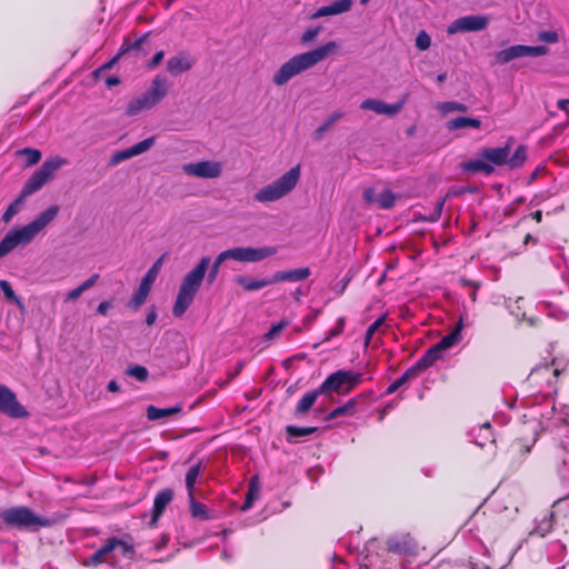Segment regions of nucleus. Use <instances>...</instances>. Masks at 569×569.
<instances>
[{"label":"nucleus","instance_id":"obj_28","mask_svg":"<svg viewBox=\"0 0 569 569\" xmlns=\"http://www.w3.org/2000/svg\"><path fill=\"white\" fill-rule=\"evenodd\" d=\"M144 40H146V36L140 37V38L136 39L134 41L124 40L123 43L121 44V47L119 48L118 53L111 60L106 62L101 67V70L110 69L118 61V59L120 57H122L131 51L139 50L141 48L142 43L144 42Z\"/></svg>","mask_w":569,"mask_h":569},{"label":"nucleus","instance_id":"obj_56","mask_svg":"<svg viewBox=\"0 0 569 569\" xmlns=\"http://www.w3.org/2000/svg\"><path fill=\"white\" fill-rule=\"evenodd\" d=\"M288 326L287 321H280L277 325H273L269 331L264 335L267 339L273 338L276 335H278L280 331H282Z\"/></svg>","mask_w":569,"mask_h":569},{"label":"nucleus","instance_id":"obj_10","mask_svg":"<svg viewBox=\"0 0 569 569\" xmlns=\"http://www.w3.org/2000/svg\"><path fill=\"white\" fill-rule=\"evenodd\" d=\"M60 211V207L57 204L49 206L44 211L37 216L28 224L19 228L21 236L26 237L30 243L41 231H43L57 217Z\"/></svg>","mask_w":569,"mask_h":569},{"label":"nucleus","instance_id":"obj_14","mask_svg":"<svg viewBox=\"0 0 569 569\" xmlns=\"http://www.w3.org/2000/svg\"><path fill=\"white\" fill-rule=\"evenodd\" d=\"M311 274V271L308 267L298 268L287 271H278L274 273L272 278H267L263 280H252L251 279V290L261 289L268 284L280 282V281H289L297 282L307 279Z\"/></svg>","mask_w":569,"mask_h":569},{"label":"nucleus","instance_id":"obj_13","mask_svg":"<svg viewBox=\"0 0 569 569\" xmlns=\"http://www.w3.org/2000/svg\"><path fill=\"white\" fill-rule=\"evenodd\" d=\"M162 264V258L158 259L142 277L139 288L130 300L132 308H139L142 306L151 290L153 282L156 281Z\"/></svg>","mask_w":569,"mask_h":569},{"label":"nucleus","instance_id":"obj_12","mask_svg":"<svg viewBox=\"0 0 569 569\" xmlns=\"http://www.w3.org/2000/svg\"><path fill=\"white\" fill-rule=\"evenodd\" d=\"M489 24V18L482 14L463 16L453 20L447 28L448 34L458 32H476L485 30Z\"/></svg>","mask_w":569,"mask_h":569},{"label":"nucleus","instance_id":"obj_25","mask_svg":"<svg viewBox=\"0 0 569 569\" xmlns=\"http://www.w3.org/2000/svg\"><path fill=\"white\" fill-rule=\"evenodd\" d=\"M19 228L9 231L4 238L0 241V259L11 252L20 244H28L26 237L21 236Z\"/></svg>","mask_w":569,"mask_h":569},{"label":"nucleus","instance_id":"obj_2","mask_svg":"<svg viewBox=\"0 0 569 569\" xmlns=\"http://www.w3.org/2000/svg\"><path fill=\"white\" fill-rule=\"evenodd\" d=\"M210 263L209 257H202L198 263L183 277L172 313L174 317H181L192 303L201 283L206 277Z\"/></svg>","mask_w":569,"mask_h":569},{"label":"nucleus","instance_id":"obj_41","mask_svg":"<svg viewBox=\"0 0 569 569\" xmlns=\"http://www.w3.org/2000/svg\"><path fill=\"white\" fill-rule=\"evenodd\" d=\"M201 471V462H197L191 466L186 473V488L188 490V495L194 493V485Z\"/></svg>","mask_w":569,"mask_h":569},{"label":"nucleus","instance_id":"obj_32","mask_svg":"<svg viewBox=\"0 0 569 569\" xmlns=\"http://www.w3.org/2000/svg\"><path fill=\"white\" fill-rule=\"evenodd\" d=\"M108 541H109V543H113L114 562L118 561V558H117L118 555H120L121 557L127 558V559L133 558L134 549L130 543H128L117 537H112V538L108 539Z\"/></svg>","mask_w":569,"mask_h":569},{"label":"nucleus","instance_id":"obj_59","mask_svg":"<svg viewBox=\"0 0 569 569\" xmlns=\"http://www.w3.org/2000/svg\"><path fill=\"white\" fill-rule=\"evenodd\" d=\"M377 198H378V194L376 193V190L373 188H367L363 191V200L367 204L376 203Z\"/></svg>","mask_w":569,"mask_h":569},{"label":"nucleus","instance_id":"obj_17","mask_svg":"<svg viewBox=\"0 0 569 569\" xmlns=\"http://www.w3.org/2000/svg\"><path fill=\"white\" fill-rule=\"evenodd\" d=\"M154 144V138L149 137L142 141L131 146L130 148L114 152L110 159V166H117L120 162L128 160L132 157L139 156L148 151Z\"/></svg>","mask_w":569,"mask_h":569},{"label":"nucleus","instance_id":"obj_23","mask_svg":"<svg viewBox=\"0 0 569 569\" xmlns=\"http://www.w3.org/2000/svg\"><path fill=\"white\" fill-rule=\"evenodd\" d=\"M172 499L173 491L170 488L162 489L156 495L150 526H154L158 522L159 518L166 510L167 506L172 501Z\"/></svg>","mask_w":569,"mask_h":569},{"label":"nucleus","instance_id":"obj_51","mask_svg":"<svg viewBox=\"0 0 569 569\" xmlns=\"http://www.w3.org/2000/svg\"><path fill=\"white\" fill-rule=\"evenodd\" d=\"M0 289L8 300L19 302V298L16 296L11 284L7 280H0Z\"/></svg>","mask_w":569,"mask_h":569},{"label":"nucleus","instance_id":"obj_63","mask_svg":"<svg viewBox=\"0 0 569 569\" xmlns=\"http://www.w3.org/2000/svg\"><path fill=\"white\" fill-rule=\"evenodd\" d=\"M156 319H157V313H156V311L152 309V310H150V311L147 313V317H146V323H147L148 326H151V325H153V323H154Z\"/></svg>","mask_w":569,"mask_h":569},{"label":"nucleus","instance_id":"obj_37","mask_svg":"<svg viewBox=\"0 0 569 569\" xmlns=\"http://www.w3.org/2000/svg\"><path fill=\"white\" fill-rule=\"evenodd\" d=\"M463 168L466 171L472 173L483 172L486 176H491L495 172V167L482 158L466 162Z\"/></svg>","mask_w":569,"mask_h":569},{"label":"nucleus","instance_id":"obj_60","mask_svg":"<svg viewBox=\"0 0 569 569\" xmlns=\"http://www.w3.org/2000/svg\"><path fill=\"white\" fill-rule=\"evenodd\" d=\"M443 203H445V200L438 201L436 204L435 211L426 220L431 221V222L438 221L441 216V212H442Z\"/></svg>","mask_w":569,"mask_h":569},{"label":"nucleus","instance_id":"obj_29","mask_svg":"<svg viewBox=\"0 0 569 569\" xmlns=\"http://www.w3.org/2000/svg\"><path fill=\"white\" fill-rule=\"evenodd\" d=\"M461 329H462V319H460L457 325L455 326L453 330L442 337L437 343L436 346L439 348V350L441 352H443L445 350L453 347L455 345H457L460 339H461Z\"/></svg>","mask_w":569,"mask_h":569},{"label":"nucleus","instance_id":"obj_19","mask_svg":"<svg viewBox=\"0 0 569 569\" xmlns=\"http://www.w3.org/2000/svg\"><path fill=\"white\" fill-rule=\"evenodd\" d=\"M194 64V60L187 51H181L178 54L171 57L167 61L168 72L176 77L183 72L189 71Z\"/></svg>","mask_w":569,"mask_h":569},{"label":"nucleus","instance_id":"obj_1","mask_svg":"<svg viewBox=\"0 0 569 569\" xmlns=\"http://www.w3.org/2000/svg\"><path fill=\"white\" fill-rule=\"evenodd\" d=\"M337 48L338 44L335 41H330L311 51L292 57L274 73L273 82L277 86H283L293 77L325 60L329 54L336 51Z\"/></svg>","mask_w":569,"mask_h":569},{"label":"nucleus","instance_id":"obj_40","mask_svg":"<svg viewBox=\"0 0 569 569\" xmlns=\"http://www.w3.org/2000/svg\"><path fill=\"white\" fill-rule=\"evenodd\" d=\"M418 376L417 373L413 371V369H411V367L409 369H407L398 379H396L386 390V395H392L393 392H396L399 388H401L405 383H407L409 380H413L416 379Z\"/></svg>","mask_w":569,"mask_h":569},{"label":"nucleus","instance_id":"obj_24","mask_svg":"<svg viewBox=\"0 0 569 569\" xmlns=\"http://www.w3.org/2000/svg\"><path fill=\"white\" fill-rule=\"evenodd\" d=\"M351 6L352 0H337L329 6L320 7L310 16V19L341 14L348 12L351 9Z\"/></svg>","mask_w":569,"mask_h":569},{"label":"nucleus","instance_id":"obj_42","mask_svg":"<svg viewBox=\"0 0 569 569\" xmlns=\"http://www.w3.org/2000/svg\"><path fill=\"white\" fill-rule=\"evenodd\" d=\"M343 117V112L336 111L331 113L326 121L315 131L316 139H321L323 133L328 131L338 120Z\"/></svg>","mask_w":569,"mask_h":569},{"label":"nucleus","instance_id":"obj_26","mask_svg":"<svg viewBox=\"0 0 569 569\" xmlns=\"http://www.w3.org/2000/svg\"><path fill=\"white\" fill-rule=\"evenodd\" d=\"M442 357V352L433 345L425 351V353L411 366V369L419 376L430 368L437 360Z\"/></svg>","mask_w":569,"mask_h":569},{"label":"nucleus","instance_id":"obj_30","mask_svg":"<svg viewBox=\"0 0 569 569\" xmlns=\"http://www.w3.org/2000/svg\"><path fill=\"white\" fill-rule=\"evenodd\" d=\"M182 411L181 405H176L169 408H158L153 405L147 407V418L150 421L159 420Z\"/></svg>","mask_w":569,"mask_h":569},{"label":"nucleus","instance_id":"obj_64","mask_svg":"<svg viewBox=\"0 0 569 569\" xmlns=\"http://www.w3.org/2000/svg\"><path fill=\"white\" fill-rule=\"evenodd\" d=\"M107 389L110 392H119L120 391V386H119V383L116 380H110L108 382V385H107Z\"/></svg>","mask_w":569,"mask_h":569},{"label":"nucleus","instance_id":"obj_18","mask_svg":"<svg viewBox=\"0 0 569 569\" xmlns=\"http://www.w3.org/2000/svg\"><path fill=\"white\" fill-rule=\"evenodd\" d=\"M406 98H402L400 101L393 104H389L378 99H366L361 102L360 108L362 110H371L377 114H387V116H396L398 114L405 106Z\"/></svg>","mask_w":569,"mask_h":569},{"label":"nucleus","instance_id":"obj_20","mask_svg":"<svg viewBox=\"0 0 569 569\" xmlns=\"http://www.w3.org/2000/svg\"><path fill=\"white\" fill-rule=\"evenodd\" d=\"M103 562H107V563L114 562L113 543H109V541H107L103 546H101L90 557L84 558L82 560V565L84 567H97Z\"/></svg>","mask_w":569,"mask_h":569},{"label":"nucleus","instance_id":"obj_33","mask_svg":"<svg viewBox=\"0 0 569 569\" xmlns=\"http://www.w3.org/2000/svg\"><path fill=\"white\" fill-rule=\"evenodd\" d=\"M520 57H525L523 46L516 44L497 52L496 62L499 64H506L509 61Z\"/></svg>","mask_w":569,"mask_h":569},{"label":"nucleus","instance_id":"obj_22","mask_svg":"<svg viewBox=\"0 0 569 569\" xmlns=\"http://www.w3.org/2000/svg\"><path fill=\"white\" fill-rule=\"evenodd\" d=\"M553 363L555 360H552L551 363H543L535 367L529 375V380L536 383L540 380L546 381L548 385L552 383L560 373L558 368H553Z\"/></svg>","mask_w":569,"mask_h":569},{"label":"nucleus","instance_id":"obj_55","mask_svg":"<svg viewBox=\"0 0 569 569\" xmlns=\"http://www.w3.org/2000/svg\"><path fill=\"white\" fill-rule=\"evenodd\" d=\"M538 39L547 43H555L558 41V34L555 31H541L538 34Z\"/></svg>","mask_w":569,"mask_h":569},{"label":"nucleus","instance_id":"obj_38","mask_svg":"<svg viewBox=\"0 0 569 569\" xmlns=\"http://www.w3.org/2000/svg\"><path fill=\"white\" fill-rule=\"evenodd\" d=\"M466 127L479 129L481 127L480 120L468 117H457L448 121V129L456 130Z\"/></svg>","mask_w":569,"mask_h":569},{"label":"nucleus","instance_id":"obj_57","mask_svg":"<svg viewBox=\"0 0 569 569\" xmlns=\"http://www.w3.org/2000/svg\"><path fill=\"white\" fill-rule=\"evenodd\" d=\"M100 276L98 273L92 274L90 278H88L86 281H83L81 284H79V289L83 293L84 291L89 290L91 287H93L97 281L99 280Z\"/></svg>","mask_w":569,"mask_h":569},{"label":"nucleus","instance_id":"obj_46","mask_svg":"<svg viewBox=\"0 0 569 569\" xmlns=\"http://www.w3.org/2000/svg\"><path fill=\"white\" fill-rule=\"evenodd\" d=\"M126 375L136 378L138 381H146L149 376L147 368L140 365L130 366L126 370Z\"/></svg>","mask_w":569,"mask_h":569},{"label":"nucleus","instance_id":"obj_3","mask_svg":"<svg viewBox=\"0 0 569 569\" xmlns=\"http://www.w3.org/2000/svg\"><path fill=\"white\" fill-rule=\"evenodd\" d=\"M0 519L1 522L10 529L29 532H37L41 528H49L54 525L52 518L39 516L31 508L26 506L10 507L0 510Z\"/></svg>","mask_w":569,"mask_h":569},{"label":"nucleus","instance_id":"obj_7","mask_svg":"<svg viewBox=\"0 0 569 569\" xmlns=\"http://www.w3.org/2000/svg\"><path fill=\"white\" fill-rule=\"evenodd\" d=\"M299 178L300 167L296 166L272 183L260 189L254 194V199L260 202H270L279 200L280 198L288 194L297 186Z\"/></svg>","mask_w":569,"mask_h":569},{"label":"nucleus","instance_id":"obj_50","mask_svg":"<svg viewBox=\"0 0 569 569\" xmlns=\"http://www.w3.org/2000/svg\"><path fill=\"white\" fill-rule=\"evenodd\" d=\"M525 57H539L548 53L546 46H523Z\"/></svg>","mask_w":569,"mask_h":569},{"label":"nucleus","instance_id":"obj_52","mask_svg":"<svg viewBox=\"0 0 569 569\" xmlns=\"http://www.w3.org/2000/svg\"><path fill=\"white\" fill-rule=\"evenodd\" d=\"M321 30H322V28L320 26L307 29L301 36V42L302 43L311 42L312 40H315L317 38V36L321 32Z\"/></svg>","mask_w":569,"mask_h":569},{"label":"nucleus","instance_id":"obj_44","mask_svg":"<svg viewBox=\"0 0 569 569\" xmlns=\"http://www.w3.org/2000/svg\"><path fill=\"white\" fill-rule=\"evenodd\" d=\"M27 197H22V191H20V194L18 196V198L11 202L7 210L4 211L3 216H2V220L4 222H9L13 216H16L19 211V207L23 203V201L26 200Z\"/></svg>","mask_w":569,"mask_h":569},{"label":"nucleus","instance_id":"obj_48","mask_svg":"<svg viewBox=\"0 0 569 569\" xmlns=\"http://www.w3.org/2000/svg\"><path fill=\"white\" fill-rule=\"evenodd\" d=\"M224 261L220 259V254L217 256V258L214 259L213 263L209 267H208V274H207V282L209 284H212L217 277H218V273H219V269L221 267V264H223Z\"/></svg>","mask_w":569,"mask_h":569},{"label":"nucleus","instance_id":"obj_8","mask_svg":"<svg viewBox=\"0 0 569 569\" xmlns=\"http://www.w3.org/2000/svg\"><path fill=\"white\" fill-rule=\"evenodd\" d=\"M362 382V373L351 370H337L329 375L319 386L323 395L333 392L346 396Z\"/></svg>","mask_w":569,"mask_h":569},{"label":"nucleus","instance_id":"obj_5","mask_svg":"<svg viewBox=\"0 0 569 569\" xmlns=\"http://www.w3.org/2000/svg\"><path fill=\"white\" fill-rule=\"evenodd\" d=\"M67 164V159L59 156L50 157L37 169L23 184L22 197H30L50 182L56 172Z\"/></svg>","mask_w":569,"mask_h":569},{"label":"nucleus","instance_id":"obj_62","mask_svg":"<svg viewBox=\"0 0 569 569\" xmlns=\"http://www.w3.org/2000/svg\"><path fill=\"white\" fill-rule=\"evenodd\" d=\"M111 307V303L109 301H102L97 307V312L99 315L106 316Z\"/></svg>","mask_w":569,"mask_h":569},{"label":"nucleus","instance_id":"obj_45","mask_svg":"<svg viewBox=\"0 0 569 569\" xmlns=\"http://www.w3.org/2000/svg\"><path fill=\"white\" fill-rule=\"evenodd\" d=\"M277 252L273 247L251 248V262L261 261Z\"/></svg>","mask_w":569,"mask_h":569},{"label":"nucleus","instance_id":"obj_35","mask_svg":"<svg viewBox=\"0 0 569 569\" xmlns=\"http://www.w3.org/2000/svg\"><path fill=\"white\" fill-rule=\"evenodd\" d=\"M219 254H220V259L223 260L224 263L228 260H233L236 262H243V263L249 262V247H247V248L239 247V248L228 249V250L220 252Z\"/></svg>","mask_w":569,"mask_h":569},{"label":"nucleus","instance_id":"obj_11","mask_svg":"<svg viewBox=\"0 0 569 569\" xmlns=\"http://www.w3.org/2000/svg\"><path fill=\"white\" fill-rule=\"evenodd\" d=\"M0 412L13 419L29 416L28 410L18 401L16 393L4 385H0Z\"/></svg>","mask_w":569,"mask_h":569},{"label":"nucleus","instance_id":"obj_39","mask_svg":"<svg viewBox=\"0 0 569 569\" xmlns=\"http://www.w3.org/2000/svg\"><path fill=\"white\" fill-rule=\"evenodd\" d=\"M17 158H24L26 166L31 167L41 160V151L34 148H22L16 151Z\"/></svg>","mask_w":569,"mask_h":569},{"label":"nucleus","instance_id":"obj_36","mask_svg":"<svg viewBox=\"0 0 569 569\" xmlns=\"http://www.w3.org/2000/svg\"><path fill=\"white\" fill-rule=\"evenodd\" d=\"M358 405V398H351L342 406L335 408L327 417V421H331L338 417L342 416H353L356 412V407Z\"/></svg>","mask_w":569,"mask_h":569},{"label":"nucleus","instance_id":"obj_49","mask_svg":"<svg viewBox=\"0 0 569 569\" xmlns=\"http://www.w3.org/2000/svg\"><path fill=\"white\" fill-rule=\"evenodd\" d=\"M386 316L379 317L376 321H373L367 329L366 336H365V343L368 346L376 333V331L382 326L385 322Z\"/></svg>","mask_w":569,"mask_h":569},{"label":"nucleus","instance_id":"obj_43","mask_svg":"<svg viewBox=\"0 0 569 569\" xmlns=\"http://www.w3.org/2000/svg\"><path fill=\"white\" fill-rule=\"evenodd\" d=\"M376 203L380 209L389 210L393 208L396 203V196L391 190L386 189L378 194Z\"/></svg>","mask_w":569,"mask_h":569},{"label":"nucleus","instance_id":"obj_4","mask_svg":"<svg viewBox=\"0 0 569 569\" xmlns=\"http://www.w3.org/2000/svg\"><path fill=\"white\" fill-rule=\"evenodd\" d=\"M168 91L169 81L167 77L163 74H157L152 79L150 87L143 93L128 102L126 114L134 117L142 111L154 108L168 94Z\"/></svg>","mask_w":569,"mask_h":569},{"label":"nucleus","instance_id":"obj_47","mask_svg":"<svg viewBox=\"0 0 569 569\" xmlns=\"http://www.w3.org/2000/svg\"><path fill=\"white\" fill-rule=\"evenodd\" d=\"M346 328V317H339L336 321V325L332 329H330L323 339V341H330L331 339L340 336Z\"/></svg>","mask_w":569,"mask_h":569},{"label":"nucleus","instance_id":"obj_16","mask_svg":"<svg viewBox=\"0 0 569 569\" xmlns=\"http://www.w3.org/2000/svg\"><path fill=\"white\" fill-rule=\"evenodd\" d=\"M183 172L189 176L199 178L212 179L217 178L221 173V166L216 161H199L196 163H188L183 166Z\"/></svg>","mask_w":569,"mask_h":569},{"label":"nucleus","instance_id":"obj_53","mask_svg":"<svg viewBox=\"0 0 569 569\" xmlns=\"http://www.w3.org/2000/svg\"><path fill=\"white\" fill-rule=\"evenodd\" d=\"M430 37L425 31H421L416 38V47L419 50H427L430 47Z\"/></svg>","mask_w":569,"mask_h":569},{"label":"nucleus","instance_id":"obj_9","mask_svg":"<svg viewBox=\"0 0 569 569\" xmlns=\"http://www.w3.org/2000/svg\"><path fill=\"white\" fill-rule=\"evenodd\" d=\"M480 157L492 166L507 164L510 169H517L525 164L527 160V148L518 146L513 154L510 156V147L506 144L498 148H483L479 152Z\"/></svg>","mask_w":569,"mask_h":569},{"label":"nucleus","instance_id":"obj_61","mask_svg":"<svg viewBox=\"0 0 569 569\" xmlns=\"http://www.w3.org/2000/svg\"><path fill=\"white\" fill-rule=\"evenodd\" d=\"M82 295L81 290L79 289V287L70 290L67 295H66V301H74L77 300L80 296Z\"/></svg>","mask_w":569,"mask_h":569},{"label":"nucleus","instance_id":"obj_27","mask_svg":"<svg viewBox=\"0 0 569 569\" xmlns=\"http://www.w3.org/2000/svg\"><path fill=\"white\" fill-rule=\"evenodd\" d=\"M320 395H323V393L319 391V387L315 390L306 392L301 397V399L298 401V403L295 408V411H293L295 417L300 418V417L305 416L306 413H308L310 411V409L313 407V405L316 403V401Z\"/></svg>","mask_w":569,"mask_h":569},{"label":"nucleus","instance_id":"obj_15","mask_svg":"<svg viewBox=\"0 0 569 569\" xmlns=\"http://www.w3.org/2000/svg\"><path fill=\"white\" fill-rule=\"evenodd\" d=\"M386 546L389 552L412 556L417 553L418 543L409 533L391 536L387 539Z\"/></svg>","mask_w":569,"mask_h":569},{"label":"nucleus","instance_id":"obj_58","mask_svg":"<svg viewBox=\"0 0 569 569\" xmlns=\"http://www.w3.org/2000/svg\"><path fill=\"white\" fill-rule=\"evenodd\" d=\"M443 108H445L446 111H460V112H466L467 111V106L466 104H462V103H459V102H455V101L446 102L443 104Z\"/></svg>","mask_w":569,"mask_h":569},{"label":"nucleus","instance_id":"obj_21","mask_svg":"<svg viewBox=\"0 0 569 569\" xmlns=\"http://www.w3.org/2000/svg\"><path fill=\"white\" fill-rule=\"evenodd\" d=\"M538 423L526 425L522 428V436L516 440V446L521 455L530 452L538 439Z\"/></svg>","mask_w":569,"mask_h":569},{"label":"nucleus","instance_id":"obj_31","mask_svg":"<svg viewBox=\"0 0 569 569\" xmlns=\"http://www.w3.org/2000/svg\"><path fill=\"white\" fill-rule=\"evenodd\" d=\"M189 496V507H190V515L193 519L197 520H209L212 519V515L207 508V506L202 502H199L194 498V493L188 495Z\"/></svg>","mask_w":569,"mask_h":569},{"label":"nucleus","instance_id":"obj_54","mask_svg":"<svg viewBox=\"0 0 569 569\" xmlns=\"http://www.w3.org/2000/svg\"><path fill=\"white\" fill-rule=\"evenodd\" d=\"M164 58V51L160 50L153 54V57L147 62L146 67L150 70L157 68Z\"/></svg>","mask_w":569,"mask_h":569},{"label":"nucleus","instance_id":"obj_6","mask_svg":"<svg viewBox=\"0 0 569 569\" xmlns=\"http://www.w3.org/2000/svg\"><path fill=\"white\" fill-rule=\"evenodd\" d=\"M67 164V159L59 156L50 157L37 169L23 184L22 197H30L50 182L56 172Z\"/></svg>","mask_w":569,"mask_h":569},{"label":"nucleus","instance_id":"obj_34","mask_svg":"<svg viewBox=\"0 0 569 569\" xmlns=\"http://www.w3.org/2000/svg\"><path fill=\"white\" fill-rule=\"evenodd\" d=\"M318 431L317 427H298L295 425H289L284 428L286 439L288 442H296L297 438H302L310 436Z\"/></svg>","mask_w":569,"mask_h":569}]
</instances>
